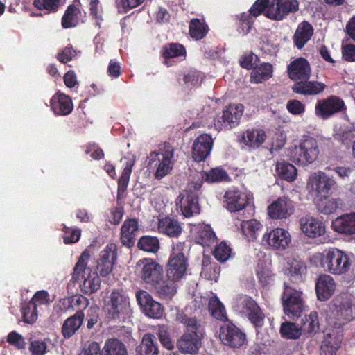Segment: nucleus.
<instances>
[{
    "mask_svg": "<svg viewBox=\"0 0 355 355\" xmlns=\"http://www.w3.org/2000/svg\"><path fill=\"white\" fill-rule=\"evenodd\" d=\"M320 153L317 141L312 137H304L290 149V159L296 164L307 166L318 158Z\"/></svg>",
    "mask_w": 355,
    "mask_h": 355,
    "instance_id": "4",
    "label": "nucleus"
},
{
    "mask_svg": "<svg viewBox=\"0 0 355 355\" xmlns=\"http://www.w3.org/2000/svg\"><path fill=\"white\" fill-rule=\"evenodd\" d=\"M137 246L141 250L155 253L159 249V242L155 236H144L139 239Z\"/></svg>",
    "mask_w": 355,
    "mask_h": 355,
    "instance_id": "48",
    "label": "nucleus"
},
{
    "mask_svg": "<svg viewBox=\"0 0 355 355\" xmlns=\"http://www.w3.org/2000/svg\"><path fill=\"white\" fill-rule=\"evenodd\" d=\"M243 312L256 327H261L264 322V315L254 300L248 296L240 298Z\"/></svg>",
    "mask_w": 355,
    "mask_h": 355,
    "instance_id": "19",
    "label": "nucleus"
},
{
    "mask_svg": "<svg viewBox=\"0 0 355 355\" xmlns=\"http://www.w3.org/2000/svg\"><path fill=\"white\" fill-rule=\"evenodd\" d=\"M157 230L164 235L170 237H178L181 234L182 227L177 219L170 216H164L159 218Z\"/></svg>",
    "mask_w": 355,
    "mask_h": 355,
    "instance_id": "27",
    "label": "nucleus"
},
{
    "mask_svg": "<svg viewBox=\"0 0 355 355\" xmlns=\"http://www.w3.org/2000/svg\"><path fill=\"white\" fill-rule=\"evenodd\" d=\"M300 229L309 238H316L325 233L324 223L313 216H305L300 220Z\"/></svg>",
    "mask_w": 355,
    "mask_h": 355,
    "instance_id": "21",
    "label": "nucleus"
},
{
    "mask_svg": "<svg viewBox=\"0 0 355 355\" xmlns=\"http://www.w3.org/2000/svg\"><path fill=\"white\" fill-rule=\"evenodd\" d=\"M209 31L206 24H190L189 34L195 40H200L205 37Z\"/></svg>",
    "mask_w": 355,
    "mask_h": 355,
    "instance_id": "58",
    "label": "nucleus"
},
{
    "mask_svg": "<svg viewBox=\"0 0 355 355\" xmlns=\"http://www.w3.org/2000/svg\"><path fill=\"white\" fill-rule=\"evenodd\" d=\"M81 6L80 0H74L72 4L67 6L61 22H72L73 21L83 22V17H85L86 12L82 11Z\"/></svg>",
    "mask_w": 355,
    "mask_h": 355,
    "instance_id": "36",
    "label": "nucleus"
},
{
    "mask_svg": "<svg viewBox=\"0 0 355 355\" xmlns=\"http://www.w3.org/2000/svg\"><path fill=\"white\" fill-rule=\"evenodd\" d=\"M330 318H337L350 320L355 318V304L346 300L339 303L337 300L336 303L329 306Z\"/></svg>",
    "mask_w": 355,
    "mask_h": 355,
    "instance_id": "25",
    "label": "nucleus"
},
{
    "mask_svg": "<svg viewBox=\"0 0 355 355\" xmlns=\"http://www.w3.org/2000/svg\"><path fill=\"white\" fill-rule=\"evenodd\" d=\"M50 106L55 115L66 116L73 110V103L69 96L56 92L50 101Z\"/></svg>",
    "mask_w": 355,
    "mask_h": 355,
    "instance_id": "22",
    "label": "nucleus"
},
{
    "mask_svg": "<svg viewBox=\"0 0 355 355\" xmlns=\"http://www.w3.org/2000/svg\"><path fill=\"white\" fill-rule=\"evenodd\" d=\"M84 313L82 311H77L73 316L67 318L62 327V333L65 338L71 337L83 324Z\"/></svg>",
    "mask_w": 355,
    "mask_h": 355,
    "instance_id": "35",
    "label": "nucleus"
},
{
    "mask_svg": "<svg viewBox=\"0 0 355 355\" xmlns=\"http://www.w3.org/2000/svg\"><path fill=\"white\" fill-rule=\"evenodd\" d=\"M204 179H205L204 172H196L184 191H188L189 193H194L198 196V192L202 187Z\"/></svg>",
    "mask_w": 355,
    "mask_h": 355,
    "instance_id": "55",
    "label": "nucleus"
},
{
    "mask_svg": "<svg viewBox=\"0 0 355 355\" xmlns=\"http://www.w3.org/2000/svg\"><path fill=\"white\" fill-rule=\"evenodd\" d=\"M336 139L347 147L351 146L352 154L355 158V127L349 126L336 134Z\"/></svg>",
    "mask_w": 355,
    "mask_h": 355,
    "instance_id": "42",
    "label": "nucleus"
},
{
    "mask_svg": "<svg viewBox=\"0 0 355 355\" xmlns=\"http://www.w3.org/2000/svg\"><path fill=\"white\" fill-rule=\"evenodd\" d=\"M148 167L155 170V178L160 180L168 175L174 165V148L164 143L158 151L151 152L148 156Z\"/></svg>",
    "mask_w": 355,
    "mask_h": 355,
    "instance_id": "3",
    "label": "nucleus"
},
{
    "mask_svg": "<svg viewBox=\"0 0 355 355\" xmlns=\"http://www.w3.org/2000/svg\"><path fill=\"white\" fill-rule=\"evenodd\" d=\"M186 246L184 243L178 241L173 244L170 259L187 260L185 257Z\"/></svg>",
    "mask_w": 355,
    "mask_h": 355,
    "instance_id": "60",
    "label": "nucleus"
},
{
    "mask_svg": "<svg viewBox=\"0 0 355 355\" xmlns=\"http://www.w3.org/2000/svg\"><path fill=\"white\" fill-rule=\"evenodd\" d=\"M90 355H128V351L121 341L110 338L105 341L101 351L98 343H90Z\"/></svg>",
    "mask_w": 355,
    "mask_h": 355,
    "instance_id": "12",
    "label": "nucleus"
},
{
    "mask_svg": "<svg viewBox=\"0 0 355 355\" xmlns=\"http://www.w3.org/2000/svg\"><path fill=\"white\" fill-rule=\"evenodd\" d=\"M342 57L348 62H355V45L346 44L342 46Z\"/></svg>",
    "mask_w": 355,
    "mask_h": 355,
    "instance_id": "64",
    "label": "nucleus"
},
{
    "mask_svg": "<svg viewBox=\"0 0 355 355\" xmlns=\"http://www.w3.org/2000/svg\"><path fill=\"white\" fill-rule=\"evenodd\" d=\"M332 228L339 233L347 235L354 234L355 213L337 217L332 222Z\"/></svg>",
    "mask_w": 355,
    "mask_h": 355,
    "instance_id": "31",
    "label": "nucleus"
},
{
    "mask_svg": "<svg viewBox=\"0 0 355 355\" xmlns=\"http://www.w3.org/2000/svg\"><path fill=\"white\" fill-rule=\"evenodd\" d=\"M276 170L281 178L290 182L295 180L297 175L296 168L293 164L286 162L277 163Z\"/></svg>",
    "mask_w": 355,
    "mask_h": 355,
    "instance_id": "47",
    "label": "nucleus"
},
{
    "mask_svg": "<svg viewBox=\"0 0 355 355\" xmlns=\"http://www.w3.org/2000/svg\"><path fill=\"white\" fill-rule=\"evenodd\" d=\"M251 194L246 191L230 189L225 194L227 208L230 211H236L243 209L250 202Z\"/></svg>",
    "mask_w": 355,
    "mask_h": 355,
    "instance_id": "18",
    "label": "nucleus"
},
{
    "mask_svg": "<svg viewBox=\"0 0 355 355\" xmlns=\"http://www.w3.org/2000/svg\"><path fill=\"white\" fill-rule=\"evenodd\" d=\"M269 0H257L252 6L249 12L242 13L240 20L243 22L248 21L252 22L259 16L263 10L266 6L268 5Z\"/></svg>",
    "mask_w": 355,
    "mask_h": 355,
    "instance_id": "46",
    "label": "nucleus"
},
{
    "mask_svg": "<svg viewBox=\"0 0 355 355\" xmlns=\"http://www.w3.org/2000/svg\"><path fill=\"white\" fill-rule=\"evenodd\" d=\"M138 230L139 225L137 220H125L121 229V241L123 245L128 248L133 246Z\"/></svg>",
    "mask_w": 355,
    "mask_h": 355,
    "instance_id": "30",
    "label": "nucleus"
},
{
    "mask_svg": "<svg viewBox=\"0 0 355 355\" xmlns=\"http://www.w3.org/2000/svg\"><path fill=\"white\" fill-rule=\"evenodd\" d=\"M186 53L184 47L180 44H170L164 47L163 55L165 58L184 55Z\"/></svg>",
    "mask_w": 355,
    "mask_h": 355,
    "instance_id": "56",
    "label": "nucleus"
},
{
    "mask_svg": "<svg viewBox=\"0 0 355 355\" xmlns=\"http://www.w3.org/2000/svg\"><path fill=\"white\" fill-rule=\"evenodd\" d=\"M261 227L262 225L255 219L243 220L240 223L241 232L248 241H253L257 239Z\"/></svg>",
    "mask_w": 355,
    "mask_h": 355,
    "instance_id": "39",
    "label": "nucleus"
},
{
    "mask_svg": "<svg viewBox=\"0 0 355 355\" xmlns=\"http://www.w3.org/2000/svg\"><path fill=\"white\" fill-rule=\"evenodd\" d=\"M272 75V67L268 63H264L253 69L251 73L252 83H259L269 79Z\"/></svg>",
    "mask_w": 355,
    "mask_h": 355,
    "instance_id": "43",
    "label": "nucleus"
},
{
    "mask_svg": "<svg viewBox=\"0 0 355 355\" xmlns=\"http://www.w3.org/2000/svg\"><path fill=\"white\" fill-rule=\"evenodd\" d=\"M196 232V242L202 246H209L215 243L216 236L208 225H198L193 230Z\"/></svg>",
    "mask_w": 355,
    "mask_h": 355,
    "instance_id": "34",
    "label": "nucleus"
},
{
    "mask_svg": "<svg viewBox=\"0 0 355 355\" xmlns=\"http://www.w3.org/2000/svg\"><path fill=\"white\" fill-rule=\"evenodd\" d=\"M288 274L294 281L301 280L302 277L306 272V266L301 260L294 259L288 263Z\"/></svg>",
    "mask_w": 355,
    "mask_h": 355,
    "instance_id": "49",
    "label": "nucleus"
},
{
    "mask_svg": "<svg viewBox=\"0 0 355 355\" xmlns=\"http://www.w3.org/2000/svg\"><path fill=\"white\" fill-rule=\"evenodd\" d=\"M213 145V139L207 134H203L196 138L193 145V158L196 162L204 160L210 153Z\"/></svg>",
    "mask_w": 355,
    "mask_h": 355,
    "instance_id": "24",
    "label": "nucleus"
},
{
    "mask_svg": "<svg viewBox=\"0 0 355 355\" xmlns=\"http://www.w3.org/2000/svg\"><path fill=\"white\" fill-rule=\"evenodd\" d=\"M89 261V250L87 248L85 249L83 252L81 254L80 257H79L77 263H76L73 274H72V279L71 281L73 283H77L80 282L81 280H83V287L85 288H87L88 286H87V281L88 277H85V270L87 268V262Z\"/></svg>",
    "mask_w": 355,
    "mask_h": 355,
    "instance_id": "33",
    "label": "nucleus"
},
{
    "mask_svg": "<svg viewBox=\"0 0 355 355\" xmlns=\"http://www.w3.org/2000/svg\"><path fill=\"white\" fill-rule=\"evenodd\" d=\"M326 85L318 81H304L296 82L292 86L294 92L307 96H315L322 93L325 88Z\"/></svg>",
    "mask_w": 355,
    "mask_h": 355,
    "instance_id": "28",
    "label": "nucleus"
},
{
    "mask_svg": "<svg viewBox=\"0 0 355 355\" xmlns=\"http://www.w3.org/2000/svg\"><path fill=\"white\" fill-rule=\"evenodd\" d=\"M137 355H158L159 351L153 335L144 336L141 344L136 348Z\"/></svg>",
    "mask_w": 355,
    "mask_h": 355,
    "instance_id": "40",
    "label": "nucleus"
},
{
    "mask_svg": "<svg viewBox=\"0 0 355 355\" xmlns=\"http://www.w3.org/2000/svg\"><path fill=\"white\" fill-rule=\"evenodd\" d=\"M137 300L144 313L148 317L159 318L163 314V307L159 302L155 301L146 291L141 290L136 293Z\"/></svg>",
    "mask_w": 355,
    "mask_h": 355,
    "instance_id": "13",
    "label": "nucleus"
},
{
    "mask_svg": "<svg viewBox=\"0 0 355 355\" xmlns=\"http://www.w3.org/2000/svg\"><path fill=\"white\" fill-rule=\"evenodd\" d=\"M336 284L333 277L329 275H320L315 284L318 298L321 301L328 300L334 293Z\"/></svg>",
    "mask_w": 355,
    "mask_h": 355,
    "instance_id": "26",
    "label": "nucleus"
},
{
    "mask_svg": "<svg viewBox=\"0 0 355 355\" xmlns=\"http://www.w3.org/2000/svg\"><path fill=\"white\" fill-rule=\"evenodd\" d=\"M301 329L293 322H286L282 324L280 333L284 338L295 339L301 335Z\"/></svg>",
    "mask_w": 355,
    "mask_h": 355,
    "instance_id": "51",
    "label": "nucleus"
},
{
    "mask_svg": "<svg viewBox=\"0 0 355 355\" xmlns=\"http://www.w3.org/2000/svg\"><path fill=\"white\" fill-rule=\"evenodd\" d=\"M312 260L326 272L340 275L347 273L351 267V261L348 255L336 248H330L322 252H317Z\"/></svg>",
    "mask_w": 355,
    "mask_h": 355,
    "instance_id": "1",
    "label": "nucleus"
},
{
    "mask_svg": "<svg viewBox=\"0 0 355 355\" xmlns=\"http://www.w3.org/2000/svg\"><path fill=\"white\" fill-rule=\"evenodd\" d=\"M288 74L293 80H308L311 76V67L303 58L295 59L288 66Z\"/></svg>",
    "mask_w": 355,
    "mask_h": 355,
    "instance_id": "23",
    "label": "nucleus"
},
{
    "mask_svg": "<svg viewBox=\"0 0 355 355\" xmlns=\"http://www.w3.org/2000/svg\"><path fill=\"white\" fill-rule=\"evenodd\" d=\"M157 334L161 343L164 347L168 349H171L173 347V343L170 338L168 329L166 327H159Z\"/></svg>",
    "mask_w": 355,
    "mask_h": 355,
    "instance_id": "63",
    "label": "nucleus"
},
{
    "mask_svg": "<svg viewBox=\"0 0 355 355\" xmlns=\"http://www.w3.org/2000/svg\"><path fill=\"white\" fill-rule=\"evenodd\" d=\"M176 320L184 324L187 332L177 342V347L184 354H195L201 346L200 325L196 318H189L184 313L178 312Z\"/></svg>",
    "mask_w": 355,
    "mask_h": 355,
    "instance_id": "2",
    "label": "nucleus"
},
{
    "mask_svg": "<svg viewBox=\"0 0 355 355\" xmlns=\"http://www.w3.org/2000/svg\"><path fill=\"white\" fill-rule=\"evenodd\" d=\"M294 212L293 202L288 198L281 197L268 207V216L272 219H283Z\"/></svg>",
    "mask_w": 355,
    "mask_h": 355,
    "instance_id": "16",
    "label": "nucleus"
},
{
    "mask_svg": "<svg viewBox=\"0 0 355 355\" xmlns=\"http://www.w3.org/2000/svg\"><path fill=\"white\" fill-rule=\"evenodd\" d=\"M262 241L272 248L282 250L289 246L291 236L285 229L277 227L266 232L263 236Z\"/></svg>",
    "mask_w": 355,
    "mask_h": 355,
    "instance_id": "11",
    "label": "nucleus"
},
{
    "mask_svg": "<svg viewBox=\"0 0 355 355\" xmlns=\"http://www.w3.org/2000/svg\"><path fill=\"white\" fill-rule=\"evenodd\" d=\"M60 0H34L33 5L39 10H46L49 12H56Z\"/></svg>",
    "mask_w": 355,
    "mask_h": 355,
    "instance_id": "57",
    "label": "nucleus"
},
{
    "mask_svg": "<svg viewBox=\"0 0 355 355\" xmlns=\"http://www.w3.org/2000/svg\"><path fill=\"white\" fill-rule=\"evenodd\" d=\"M107 309L108 316L113 319L125 318L131 313L128 297L115 291L110 295Z\"/></svg>",
    "mask_w": 355,
    "mask_h": 355,
    "instance_id": "9",
    "label": "nucleus"
},
{
    "mask_svg": "<svg viewBox=\"0 0 355 355\" xmlns=\"http://www.w3.org/2000/svg\"><path fill=\"white\" fill-rule=\"evenodd\" d=\"M220 339L225 345L239 347L245 343V335L234 324H225L220 327Z\"/></svg>",
    "mask_w": 355,
    "mask_h": 355,
    "instance_id": "15",
    "label": "nucleus"
},
{
    "mask_svg": "<svg viewBox=\"0 0 355 355\" xmlns=\"http://www.w3.org/2000/svg\"><path fill=\"white\" fill-rule=\"evenodd\" d=\"M243 105L233 104L226 107L221 114H217L214 121L216 130L232 129L236 126L243 114Z\"/></svg>",
    "mask_w": 355,
    "mask_h": 355,
    "instance_id": "5",
    "label": "nucleus"
},
{
    "mask_svg": "<svg viewBox=\"0 0 355 355\" xmlns=\"http://www.w3.org/2000/svg\"><path fill=\"white\" fill-rule=\"evenodd\" d=\"M302 293L285 285L282 295L284 311L290 318H297L304 309Z\"/></svg>",
    "mask_w": 355,
    "mask_h": 355,
    "instance_id": "6",
    "label": "nucleus"
},
{
    "mask_svg": "<svg viewBox=\"0 0 355 355\" xmlns=\"http://www.w3.org/2000/svg\"><path fill=\"white\" fill-rule=\"evenodd\" d=\"M63 242L65 244H72L78 242L81 235V230L78 228H71L63 225Z\"/></svg>",
    "mask_w": 355,
    "mask_h": 355,
    "instance_id": "54",
    "label": "nucleus"
},
{
    "mask_svg": "<svg viewBox=\"0 0 355 355\" xmlns=\"http://www.w3.org/2000/svg\"><path fill=\"white\" fill-rule=\"evenodd\" d=\"M177 205L179 206L182 215L187 218L200 212L198 196L189 193L188 191H182L180 193L177 200Z\"/></svg>",
    "mask_w": 355,
    "mask_h": 355,
    "instance_id": "17",
    "label": "nucleus"
},
{
    "mask_svg": "<svg viewBox=\"0 0 355 355\" xmlns=\"http://www.w3.org/2000/svg\"><path fill=\"white\" fill-rule=\"evenodd\" d=\"M341 206V200L333 198L324 197L317 202L318 210L324 214H331Z\"/></svg>",
    "mask_w": 355,
    "mask_h": 355,
    "instance_id": "45",
    "label": "nucleus"
},
{
    "mask_svg": "<svg viewBox=\"0 0 355 355\" xmlns=\"http://www.w3.org/2000/svg\"><path fill=\"white\" fill-rule=\"evenodd\" d=\"M273 1L266 8L265 15L271 20L280 21L283 17L291 12H295L298 9L297 1H293L292 7H284L285 0Z\"/></svg>",
    "mask_w": 355,
    "mask_h": 355,
    "instance_id": "20",
    "label": "nucleus"
},
{
    "mask_svg": "<svg viewBox=\"0 0 355 355\" xmlns=\"http://www.w3.org/2000/svg\"><path fill=\"white\" fill-rule=\"evenodd\" d=\"M140 268V276L141 279L147 284L154 286L162 282L164 278L162 266L150 259H143L137 263Z\"/></svg>",
    "mask_w": 355,
    "mask_h": 355,
    "instance_id": "7",
    "label": "nucleus"
},
{
    "mask_svg": "<svg viewBox=\"0 0 355 355\" xmlns=\"http://www.w3.org/2000/svg\"><path fill=\"white\" fill-rule=\"evenodd\" d=\"M318 316L315 312H311L303 320L302 329L308 333H314L319 329Z\"/></svg>",
    "mask_w": 355,
    "mask_h": 355,
    "instance_id": "52",
    "label": "nucleus"
},
{
    "mask_svg": "<svg viewBox=\"0 0 355 355\" xmlns=\"http://www.w3.org/2000/svg\"><path fill=\"white\" fill-rule=\"evenodd\" d=\"M23 321L33 324L37 319V305L33 300L22 304L21 307Z\"/></svg>",
    "mask_w": 355,
    "mask_h": 355,
    "instance_id": "44",
    "label": "nucleus"
},
{
    "mask_svg": "<svg viewBox=\"0 0 355 355\" xmlns=\"http://www.w3.org/2000/svg\"><path fill=\"white\" fill-rule=\"evenodd\" d=\"M313 28L310 24H300L294 35V42L298 49H302L313 35Z\"/></svg>",
    "mask_w": 355,
    "mask_h": 355,
    "instance_id": "41",
    "label": "nucleus"
},
{
    "mask_svg": "<svg viewBox=\"0 0 355 355\" xmlns=\"http://www.w3.org/2000/svg\"><path fill=\"white\" fill-rule=\"evenodd\" d=\"M266 134L261 129H248L243 132L241 143L251 149L259 148L266 139Z\"/></svg>",
    "mask_w": 355,
    "mask_h": 355,
    "instance_id": "29",
    "label": "nucleus"
},
{
    "mask_svg": "<svg viewBox=\"0 0 355 355\" xmlns=\"http://www.w3.org/2000/svg\"><path fill=\"white\" fill-rule=\"evenodd\" d=\"M209 310L216 319L220 320L227 319L225 307L216 297H213L209 300Z\"/></svg>",
    "mask_w": 355,
    "mask_h": 355,
    "instance_id": "50",
    "label": "nucleus"
},
{
    "mask_svg": "<svg viewBox=\"0 0 355 355\" xmlns=\"http://www.w3.org/2000/svg\"><path fill=\"white\" fill-rule=\"evenodd\" d=\"M116 250V245L110 243L101 252L96 268L101 276L112 272L117 257Z\"/></svg>",
    "mask_w": 355,
    "mask_h": 355,
    "instance_id": "14",
    "label": "nucleus"
},
{
    "mask_svg": "<svg viewBox=\"0 0 355 355\" xmlns=\"http://www.w3.org/2000/svg\"><path fill=\"white\" fill-rule=\"evenodd\" d=\"M214 257L220 262L227 261L231 254V249L224 242L220 243L214 250Z\"/></svg>",
    "mask_w": 355,
    "mask_h": 355,
    "instance_id": "59",
    "label": "nucleus"
},
{
    "mask_svg": "<svg viewBox=\"0 0 355 355\" xmlns=\"http://www.w3.org/2000/svg\"><path fill=\"white\" fill-rule=\"evenodd\" d=\"M205 178L209 182L229 181L230 178L225 170L221 168H212L207 173H204Z\"/></svg>",
    "mask_w": 355,
    "mask_h": 355,
    "instance_id": "53",
    "label": "nucleus"
},
{
    "mask_svg": "<svg viewBox=\"0 0 355 355\" xmlns=\"http://www.w3.org/2000/svg\"><path fill=\"white\" fill-rule=\"evenodd\" d=\"M123 161H125V166L118 181L119 195L123 193L126 190L129 183L130 176L132 173V168L135 162V157L134 156L124 157L123 159H121V162Z\"/></svg>",
    "mask_w": 355,
    "mask_h": 355,
    "instance_id": "38",
    "label": "nucleus"
},
{
    "mask_svg": "<svg viewBox=\"0 0 355 355\" xmlns=\"http://www.w3.org/2000/svg\"><path fill=\"white\" fill-rule=\"evenodd\" d=\"M177 282L167 278L153 287L158 296L164 300H171L177 293Z\"/></svg>",
    "mask_w": 355,
    "mask_h": 355,
    "instance_id": "37",
    "label": "nucleus"
},
{
    "mask_svg": "<svg viewBox=\"0 0 355 355\" xmlns=\"http://www.w3.org/2000/svg\"><path fill=\"white\" fill-rule=\"evenodd\" d=\"M7 342L19 349H23L26 347V342L24 337L15 331L8 334Z\"/></svg>",
    "mask_w": 355,
    "mask_h": 355,
    "instance_id": "61",
    "label": "nucleus"
},
{
    "mask_svg": "<svg viewBox=\"0 0 355 355\" xmlns=\"http://www.w3.org/2000/svg\"><path fill=\"white\" fill-rule=\"evenodd\" d=\"M333 178L322 171L313 173L309 178L307 189L309 193L316 196L325 197L329 191L335 185Z\"/></svg>",
    "mask_w": 355,
    "mask_h": 355,
    "instance_id": "8",
    "label": "nucleus"
},
{
    "mask_svg": "<svg viewBox=\"0 0 355 355\" xmlns=\"http://www.w3.org/2000/svg\"><path fill=\"white\" fill-rule=\"evenodd\" d=\"M46 343L42 340H34L31 341L29 351L32 355H44L46 352Z\"/></svg>",
    "mask_w": 355,
    "mask_h": 355,
    "instance_id": "62",
    "label": "nucleus"
},
{
    "mask_svg": "<svg viewBox=\"0 0 355 355\" xmlns=\"http://www.w3.org/2000/svg\"><path fill=\"white\" fill-rule=\"evenodd\" d=\"M345 107L344 101L336 96L318 101L315 107V115L322 119H327L341 111Z\"/></svg>",
    "mask_w": 355,
    "mask_h": 355,
    "instance_id": "10",
    "label": "nucleus"
},
{
    "mask_svg": "<svg viewBox=\"0 0 355 355\" xmlns=\"http://www.w3.org/2000/svg\"><path fill=\"white\" fill-rule=\"evenodd\" d=\"M187 260L169 259L166 270L167 278L180 281L187 274Z\"/></svg>",
    "mask_w": 355,
    "mask_h": 355,
    "instance_id": "32",
    "label": "nucleus"
}]
</instances>
